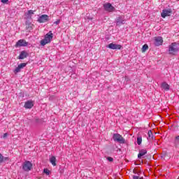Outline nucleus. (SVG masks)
Returning <instances> with one entry per match:
<instances>
[{
	"instance_id": "1",
	"label": "nucleus",
	"mask_w": 179,
	"mask_h": 179,
	"mask_svg": "<svg viewBox=\"0 0 179 179\" xmlns=\"http://www.w3.org/2000/svg\"><path fill=\"white\" fill-rule=\"evenodd\" d=\"M178 50L179 44L174 42L169 45V52L171 55H175L176 54H177V52H178Z\"/></svg>"
},
{
	"instance_id": "2",
	"label": "nucleus",
	"mask_w": 179,
	"mask_h": 179,
	"mask_svg": "<svg viewBox=\"0 0 179 179\" xmlns=\"http://www.w3.org/2000/svg\"><path fill=\"white\" fill-rule=\"evenodd\" d=\"M52 37V31H50L45 36V38L41 41V45H45V44H48V43H51Z\"/></svg>"
},
{
	"instance_id": "3",
	"label": "nucleus",
	"mask_w": 179,
	"mask_h": 179,
	"mask_svg": "<svg viewBox=\"0 0 179 179\" xmlns=\"http://www.w3.org/2000/svg\"><path fill=\"white\" fill-rule=\"evenodd\" d=\"M33 169V164L30 161H25L22 164L24 171H30Z\"/></svg>"
},
{
	"instance_id": "4",
	"label": "nucleus",
	"mask_w": 179,
	"mask_h": 179,
	"mask_svg": "<svg viewBox=\"0 0 179 179\" xmlns=\"http://www.w3.org/2000/svg\"><path fill=\"white\" fill-rule=\"evenodd\" d=\"M113 138L115 142H118L119 143H125V139L120 134H114Z\"/></svg>"
},
{
	"instance_id": "5",
	"label": "nucleus",
	"mask_w": 179,
	"mask_h": 179,
	"mask_svg": "<svg viewBox=\"0 0 179 179\" xmlns=\"http://www.w3.org/2000/svg\"><path fill=\"white\" fill-rule=\"evenodd\" d=\"M171 13H173V10H171V8L163 10L162 13H161V16L163 17V19H165L167 17V16H171Z\"/></svg>"
},
{
	"instance_id": "6",
	"label": "nucleus",
	"mask_w": 179,
	"mask_h": 179,
	"mask_svg": "<svg viewBox=\"0 0 179 179\" xmlns=\"http://www.w3.org/2000/svg\"><path fill=\"white\" fill-rule=\"evenodd\" d=\"M29 43L24 39H20L15 43V47H27Z\"/></svg>"
},
{
	"instance_id": "7",
	"label": "nucleus",
	"mask_w": 179,
	"mask_h": 179,
	"mask_svg": "<svg viewBox=\"0 0 179 179\" xmlns=\"http://www.w3.org/2000/svg\"><path fill=\"white\" fill-rule=\"evenodd\" d=\"M107 48H110V50H121V48H122V45L112 43L108 44Z\"/></svg>"
},
{
	"instance_id": "8",
	"label": "nucleus",
	"mask_w": 179,
	"mask_h": 179,
	"mask_svg": "<svg viewBox=\"0 0 179 179\" xmlns=\"http://www.w3.org/2000/svg\"><path fill=\"white\" fill-rule=\"evenodd\" d=\"M154 44L157 47H159V45H162L163 44V38L161 36H156L154 38Z\"/></svg>"
},
{
	"instance_id": "9",
	"label": "nucleus",
	"mask_w": 179,
	"mask_h": 179,
	"mask_svg": "<svg viewBox=\"0 0 179 179\" xmlns=\"http://www.w3.org/2000/svg\"><path fill=\"white\" fill-rule=\"evenodd\" d=\"M38 23H45L48 22V15L43 14L41 15L38 19Z\"/></svg>"
},
{
	"instance_id": "10",
	"label": "nucleus",
	"mask_w": 179,
	"mask_h": 179,
	"mask_svg": "<svg viewBox=\"0 0 179 179\" xmlns=\"http://www.w3.org/2000/svg\"><path fill=\"white\" fill-rule=\"evenodd\" d=\"M103 7L105 10H108V12H113L114 10V7L110 3L104 4Z\"/></svg>"
},
{
	"instance_id": "11",
	"label": "nucleus",
	"mask_w": 179,
	"mask_h": 179,
	"mask_svg": "<svg viewBox=\"0 0 179 179\" xmlns=\"http://www.w3.org/2000/svg\"><path fill=\"white\" fill-rule=\"evenodd\" d=\"M27 65V63H21L20 64L18 65V66L14 70L15 73H17L20 72L21 69H23Z\"/></svg>"
},
{
	"instance_id": "12",
	"label": "nucleus",
	"mask_w": 179,
	"mask_h": 179,
	"mask_svg": "<svg viewBox=\"0 0 179 179\" xmlns=\"http://www.w3.org/2000/svg\"><path fill=\"white\" fill-rule=\"evenodd\" d=\"M34 106V102L33 101H27L25 102L24 107L26 108H32Z\"/></svg>"
},
{
	"instance_id": "13",
	"label": "nucleus",
	"mask_w": 179,
	"mask_h": 179,
	"mask_svg": "<svg viewBox=\"0 0 179 179\" xmlns=\"http://www.w3.org/2000/svg\"><path fill=\"white\" fill-rule=\"evenodd\" d=\"M117 24L121 26V24H125V20L122 19V17H118L117 18Z\"/></svg>"
},
{
	"instance_id": "14",
	"label": "nucleus",
	"mask_w": 179,
	"mask_h": 179,
	"mask_svg": "<svg viewBox=\"0 0 179 179\" xmlns=\"http://www.w3.org/2000/svg\"><path fill=\"white\" fill-rule=\"evenodd\" d=\"M133 173H134V174H137V175H133V179H143V177H142V176H141L140 175H139V173H138L137 171H136V170H134L133 171Z\"/></svg>"
},
{
	"instance_id": "15",
	"label": "nucleus",
	"mask_w": 179,
	"mask_h": 179,
	"mask_svg": "<svg viewBox=\"0 0 179 179\" xmlns=\"http://www.w3.org/2000/svg\"><path fill=\"white\" fill-rule=\"evenodd\" d=\"M148 153V150H141L139 153L138 154V159H141L143 156H145Z\"/></svg>"
},
{
	"instance_id": "16",
	"label": "nucleus",
	"mask_w": 179,
	"mask_h": 179,
	"mask_svg": "<svg viewBox=\"0 0 179 179\" xmlns=\"http://www.w3.org/2000/svg\"><path fill=\"white\" fill-rule=\"evenodd\" d=\"M24 58H27V52L22 51L19 55V59H24Z\"/></svg>"
},
{
	"instance_id": "17",
	"label": "nucleus",
	"mask_w": 179,
	"mask_h": 179,
	"mask_svg": "<svg viewBox=\"0 0 179 179\" xmlns=\"http://www.w3.org/2000/svg\"><path fill=\"white\" fill-rule=\"evenodd\" d=\"M161 86L162 89H164V90H166V92L168 90H170V85H169V84H167L166 83H163Z\"/></svg>"
},
{
	"instance_id": "18",
	"label": "nucleus",
	"mask_w": 179,
	"mask_h": 179,
	"mask_svg": "<svg viewBox=\"0 0 179 179\" xmlns=\"http://www.w3.org/2000/svg\"><path fill=\"white\" fill-rule=\"evenodd\" d=\"M50 162L51 164H52L54 166H57V158L54 156L50 158Z\"/></svg>"
},
{
	"instance_id": "19",
	"label": "nucleus",
	"mask_w": 179,
	"mask_h": 179,
	"mask_svg": "<svg viewBox=\"0 0 179 179\" xmlns=\"http://www.w3.org/2000/svg\"><path fill=\"white\" fill-rule=\"evenodd\" d=\"M148 50H149V46L148 45V44H145L141 48V52H146Z\"/></svg>"
},
{
	"instance_id": "20",
	"label": "nucleus",
	"mask_w": 179,
	"mask_h": 179,
	"mask_svg": "<svg viewBox=\"0 0 179 179\" xmlns=\"http://www.w3.org/2000/svg\"><path fill=\"white\" fill-rule=\"evenodd\" d=\"M148 138L149 139H152V141L155 139V136H153V133L152 132V130L148 131Z\"/></svg>"
},
{
	"instance_id": "21",
	"label": "nucleus",
	"mask_w": 179,
	"mask_h": 179,
	"mask_svg": "<svg viewBox=\"0 0 179 179\" xmlns=\"http://www.w3.org/2000/svg\"><path fill=\"white\" fill-rule=\"evenodd\" d=\"M137 143L138 145H141L142 143V137L137 138Z\"/></svg>"
},
{
	"instance_id": "22",
	"label": "nucleus",
	"mask_w": 179,
	"mask_h": 179,
	"mask_svg": "<svg viewBox=\"0 0 179 179\" xmlns=\"http://www.w3.org/2000/svg\"><path fill=\"white\" fill-rule=\"evenodd\" d=\"M43 173H45V174H46L47 176L50 175V170L45 169H43Z\"/></svg>"
},
{
	"instance_id": "23",
	"label": "nucleus",
	"mask_w": 179,
	"mask_h": 179,
	"mask_svg": "<svg viewBox=\"0 0 179 179\" xmlns=\"http://www.w3.org/2000/svg\"><path fill=\"white\" fill-rule=\"evenodd\" d=\"M27 15H34V10H28Z\"/></svg>"
},
{
	"instance_id": "24",
	"label": "nucleus",
	"mask_w": 179,
	"mask_h": 179,
	"mask_svg": "<svg viewBox=\"0 0 179 179\" xmlns=\"http://www.w3.org/2000/svg\"><path fill=\"white\" fill-rule=\"evenodd\" d=\"M3 163V155L0 153V164Z\"/></svg>"
},
{
	"instance_id": "25",
	"label": "nucleus",
	"mask_w": 179,
	"mask_h": 179,
	"mask_svg": "<svg viewBox=\"0 0 179 179\" xmlns=\"http://www.w3.org/2000/svg\"><path fill=\"white\" fill-rule=\"evenodd\" d=\"M107 160H108V162H114V159L111 157H108Z\"/></svg>"
},
{
	"instance_id": "26",
	"label": "nucleus",
	"mask_w": 179,
	"mask_h": 179,
	"mask_svg": "<svg viewBox=\"0 0 179 179\" xmlns=\"http://www.w3.org/2000/svg\"><path fill=\"white\" fill-rule=\"evenodd\" d=\"M59 23H61L60 20H57V21L55 22V24H59Z\"/></svg>"
},
{
	"instance_id": "27",
	"label": "nucleus",
	"mask_w": 179,
	"mask_h": 179,
	"mask_svg": "<svg viewBox=\"0 0 179 179\" xmlns=\"http://www.w3.org/2000/svg\"><path fill=\"white\" fill-rule=\"evenodd\" d=\"M176 142H177V143H179V136H177L176 137Z\"/></svg>"
},
{
	"instance_id": "28",
	"label": "nucleus",
	"mask_w": 179,
	"mask_h": 179,
	"mask_svg": "<svg viewBox=\"0 0 179 179\" xmlns=\"http://www.w3.org/2000/svg\"><path fill=\"white\" fill-rule=\"evenodd\" d=\"M8 160H9V157H3V162H8Z\"/></svg>"
},
{
	"instance_id": "29",
	"label": "nucleus",
	"mask_w": 179,
	"mask_h": 179,
	"mask_svg": "<svg viewBox=\"0 0 179 179\" xmlns=\"http://www.w3.org/2000/svg\"><path fill=\"white\" fill-rule=\"evenodd\" d=\"M9 0H1L2 3H7Z\"/></svg>"
},
{
	"instance_id": "30",
	"label": "nucleus",
	"mask_w": 179,
	"mask_h": 179,
	"mask_svg": "<svg viewBox=\"0 0 179 179\" xmlns=\"http://www.w3.org/2000/svg\"><path fill=\"white\" fill-rule=\"evenodd\" d=\"M8 136V133L3 134V138H6Z\"/></svg>"
},
{
	"instance_id": "31",
	"label": "nucleus",
	"mask_w": 179,
	"mask_h": 179,
	"mask_svg": "<svg viewBox=\"0 0 179 179\" xmlns=\"http://www.w3.org/2000/svg\"><path fill=\"white\" fill-rule=\"evenodd\" d=\"M31 29H32V28H31V27H30V29L31 30Z\"/></svg>"
},
{
	"instance_id": "32",
	"label": "nucleus",
	"mask_w": 179,
	"mask_h": 179,
	"mask_svg": "<svg viewBox=\"0 0 179 179\" xmlns=\"http://www.w3.org/2000/svg\"><path fill=\"white\" fill-rule=\"evenodd\" d=\"M38 179H40V178H38Z\"/></svg>"
}]
</instances>
